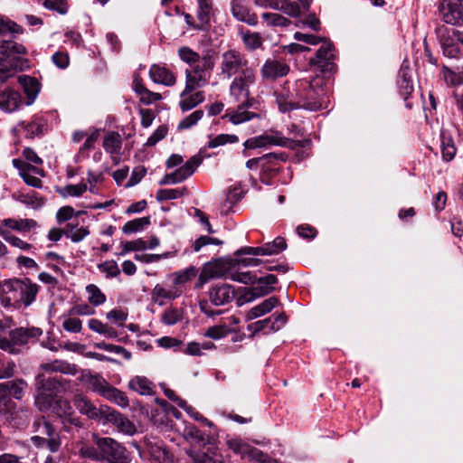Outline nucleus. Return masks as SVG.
<instances>
[{"label": "nucleus", "mask_w": 463, "mask_h": 463, "mask_svg": "<svg viewBox=\"0 0 463 463\" xmlns=\"http://www.w3.org/2000/svg\"><path fill=\"white\" fill-rule=\"evenodd\" d=\"M33 428L37 433L31 438L32 443L38 449L46 447L52 453H56L61 447L60 433L43 418L33 421Z\"/></svg>", "instance_id": "nucleus-3"}, {"label": "nucleus", "mask_w": 463, "mask_h": 463, "mask_svg": "<svg viewBox=\"0 0 463 463\" xmlns=\"http://www.w3.org/2000/svg\"><path fill=\"white\" fill-rule=\"evenodd\" d=\"M41 368L48 373L56 372L71 375H74L77 373V367L75 364L61 360H54L50 363L42 364Z\"/></svg>", "instance_id": "nucleus-34"}, {"label": "nucleus", "mask_w": 463, "mask_h": 463, "mask_svg": "<svg viewBox=\"0 0 463 463\" xmlns=\"http://www.w3.org/2000/svg\"><path fill=\"white\" fill-rule=\"evenodd\" d=\"M457 152V148L454 142L449 137H442L441 139V154L442 157L446 161H450L454 158Z\"/></svg>", "instance_id": "nucleus-59"}, {"label": "nucleus", "mask_w": 463, "mask_h": 463, "mask_svg": "<svg viewBox=\"0 0 463 463\" xmlns=\"http://www.w3.org/2000/svg\"><path fill=\"white\" fill-rule=\"evenodd\" d=\"M88 326L90 330L102 335L103 336L109 339H116L118 336V334L115 328L110 326L109 325L103 323L102 321L92 318L89 321Z\"/></svg>", "instance_id": "nucleus-40"}, {"label": "nucleus", "mask_w": 463, "mask_h": 463, "mask_svg": "<svg viewBox=\"0 0 463 463\" xmlns=\"http://www.w3.org/2000/svg\"><path fill=\"white\" fill-rule=\"evenodd\" d=\"M87 189H88V187H87L86 184H68V185L64 186L63 188H61L59 190V194L62 197H68V196L80 197L87 191Z\"/></svg>", "instance_id": "nucleus-58"}, {"label": "nucleus", "mask_w": 463, "mask_h": 463, "mask_svg": "<svg viewBox=\"0 0 463 463\" xmlns=\"http://www.w3.org/2000/svg\"><path fill=\"white\" fill-rule=\"evenodd\" d=\"M19 308H27L35 301L41 287L29 278H16Z\"/></svg>", "instance_id": "nucleus-12"}, {"label": "nucleus", "mask_w": 463, "mask_h": 463, "mask_svg": "<svg viewBox=\"0 0 463 463\" xmlns=\"http://www.w3.org/2000/svg\"><path fill=\"white\" fill-rule=\"evenodd\" d=\"M186 90V87L180 94L179 107L183 112L195 108L204 101V93L203 91Z\"/></svg>", "instance_id": "nucleus-25"}, {"label": "nucleus", "mask_w": 463, "mask_h": 463, "mask_svg": "<svg viewBox=\"0 0 463 463\" xmlns=\"http://www.w3.org/2000/svg\"><path fill=\"white\" fill-rule=\"evenodd\" d=\"M261 18L269 27L287 28L292 24V21L279 13H263Z\"/></svg>", "instance_id": "nucleus-41"}, {"label": "nucleus", "mask_w": 463, "mask_h": 463, "mask_svg": "<svg viewBox=\"0 0 463 463\" xmlns=\"http://www.w3.org/2000/svg\"><path fill=\"white\" fill-rule=\"evenodd\" d=\"M122 147V137L115 131H109L103 139V148L111 155L112 160L117 164V156L120 154Z\"/></svg>", "instance_id": "nucleus-31"}, {"label": "nucleus", "mask_w": 463, "mask_h": 463, "mask_svg": "<svg viewBox=\"0 0 463 463\" xmlns=\"http://www.w3.org/2000/svg\"><path fill=\"white\" fill-rule=\"evenodd\" d=\"M146 448L153 463H174V456L162 441H148Z\"/></svg>", "instance_id": "nucleus-21"}, {"label": "nucleus", "mask_w": 463, "mask_h": 463, "mask_svg": "<svg viewBox=\"0 0 463 463\" xmlns=\"http://www.w3.org/2000/svg\"><path fill=\"white\" fill-rule=\"evenodd\" d=\"M150 224V217H141L125 223L122 228V232L126 234L134 233L142 231L146 226Z\"/></svg>", "instance_id": "nucleus-50"}, {"label": "nucleus", "mask_w": 463, "mask_h": 463, "mask_svg": "<svg viewBox=\"0 0 463 463\" xmlns=\"http://www.w3.org/2000/svg\"><path fill=\"white\" fill-rule=\"evenodd\" d=\"M0 304L5 308H19L16 278L0 280Z\"/></svg>", "instance_id": "nucleus-14"}, {"label": "nucleus", "mask_w": 463, "mask_h": 463, "mask_svg": "<svg viewBox=\"0 0 463 463\" xmlns=\"http://www.w3.org/2000/svg\"><path fill=\"white\" fill-rule=\"evenodd\" d=\"M97 268L101 273L105 274L107 279L116 278L120 274V269L118 263L113 260L99 263Z\"/></svg>", "instance_id": "nucleus-56"}, {"label": "nucleus", "mask_w": 463, "mask_h": 463, "mask_svg": "<svg viewBox=\"0 0 463 463\" xmlns=\"http://www.w3.org/2000/svg\"><path fill=\"white\" fill-rule=\"evenodd\" d=\"M20 26L9 19L0 16V36L20 33Z\"/></svg>", "instance_id": "nucleus-63"}, {"label": "nucleus", "mask_w": 463, "mask_h": 463, "mask_svg": "<svg viewBox=\"0 0 463 463\" xmlns=\"http://www.w3.org/2000/svg\"><path fill=\"white\" fill-rule=\"evenodd\" d=\"M255 82V70H245L242 73L233 77L229 87L230 98L234 102H245V105H252L254 99L250 97V88Z\"/></svg>", "instance_id": "nucleus-7"}, {"label": "nucleus", "mask_w": 463, "mask_h": 463, "mask_svg": "<svg viewBox=\"0 0 463 463\" xmlns=\"http://www.w3.org/2000/svg\"><path fill=\"white\" fill-rule=\"evenodd\" d=\"M128 388L141 395L153 393L154 384L145 376H136L128 382Z\"/></svg>", "instance_id": "nucleus-38"}, {"label": "nucleus", "mask_w": 463, "mask_h": 463, "mask_svg": "<svg viewBox=\"0 0 463 463\" xmlns=\"http://www.w3.org/2000/svg\"><path fill=\"white\" fill-rule=\"evenodd\" d=\"M18 82L22 86L24 92L27 97L26 104H33L40 92V82L35 78L28 75L19 76Z\"/></svg>", "instance_id": "nucleus-28"}, {"label": "nucleus", "mask_w": 463, "mask_h": 463, "mask_svg": "<svg viewBox=\"0 0 463 463\" xmlns=\"http://www.w3.org/2000/svg\"><path fill=\"white\" fill-rule=\"evenodd\" d=\"M227 320H229V323L222 322L219 325L208 327L204 333V336L213 340H219L228 335L232 332V329L229 326V324H238L239 320L235 317H230L227 318Z\"/></svg>", "instance_id": "nucleus-33"}, {"label": "nucleus", "mask_w": 463, "mask_h": 463, "mask_svg": "<svg viewBox=\"0 0 463 463\" xmlns=\"http://www.w3.org/2000/svg\"><path fill=\"white\" fill-rule=\"evenodd\" d=\"M236 296L235 289L232 285L218 283L209 288L208 297L210 302L216 306H224L231 303Z\"/></svg>", "instance_id": "nucleus-15"}, {"label": "nucleus", "mask_w": 463, "mask_h": 463, "mask_svg": "<svg viewBox=\"0 0 463 463\" xmlns=\"http://www.w3.org/2000/svg\"><path fill=\"white\" fill-rule=\"evenodd\" d=\"M104 410V420L109 423H112L118 429V431L127 435H133L136 433V426L123 414L110 407H109V409Z\"/></svg>", "instance_id": "nucleus-20"}, {"label": "nucleus", "mask_w": 463, "mask_h": 463, "mask_svg": "<svg viewBox=\"0 0 463 463\" xmlns=\"http://www.w3.org/2000/svg\"><path fill=\"white\" fill-rule=\"evenodd\" d=\"M178 56L181 61L188 64L190 68L202 63L203 56L187 46H183L178 49Z\"/></svg>", "instance_id": "nucleus-48"}, {"label": "nucleus", "mask_w": 463, "mask_h": 463, "mask_svg": "<svg viewBox=\"0 0 463 463\" xmlns=\"http://www.w3.org/2000/svg\"><path fill=\"white\" fill-rule=\"evenodd\" d=\"M276 103L279 110L282 113L290 112L301 109H316V103H301V91L298 86V81L294 84L286 82L275 93Z\"/></svg>", "instance_id": "nucleus-4"}, {"label": "nucleus", "mask_w": 463, "mask_h": 463, "mask_svg": "<svg viewBox=\"0 0 463 463\" xmlns=\"http://www.w3.org/2000/svg\"><path fill=\"white\" fill-rule=\"evenodd\" d=\"M439 12L444 23L463 26V0H442Z\"/></svg>", "instance_id": "nucleus-11"}, {"label": "nucleus", "mask_w": 463, "mask_h": 463, "mask_svg": "<svg viewBox=\"0 0 463 463\" xmlns=\"http://www.w3.org/2000/svg\"><path fill=\"white\" fill-rule=\"evenodd\" d=\"M184 318V310L176 307H169L161 315V322L166 326H174Z\"/></svg>", "instance_id": "nucleus-47"}, {"label": "nucleus", "mask_w": 463, "mask_h": 463, "mask_svg": "<svg viewBox=\"0 0 463 463\" xmlns=\"http://www.w3.org/2000/svg\"><path fill=\"white\" fill-rule=\"evenodd\" d=\"M239 141V137L236 135L231 134H220L213 138H211L207 144L208 148H216L226 144H233Z\"/></svg>", "instance_id": "nucleus-57"}, {"label": "nucleus", "mask_w": 463, "mask_h": 463, "mask_svg": "<svg viewBox=\"0 0 463 463\" xmlns=\"http://www.w3.org/2000/svg\"><path fill=\"white\" fill-rule=\"evenodd\" d=\"M0 236L11 246L24 251L32 250L33 245L23 241L22 239L11 234L8 231L0 228Z\"/></svg>", "instance_id": "nucleus-49"}, {"label": "nucleus", "mask_w": 463, "mask_h": 463, "mask_svg": "<svg viewBox=\"0 0 463 463\" xmlns=\"http://www.w3.org/2000/svg\"><path fill=\"white\" fill-rule=\"evenodd\" d=\"M322 44L317 51L315 57L310 58L309 63L319 70L330 71L335 58V47L330 41L323 39Z\"/></svg>", "instance_id": "nucleus-13"}, {"label": "nucleus", "mask_w": 463, "mask_h": 463, "mask_svg": "<svg viewBox=\"0 0 463 463\" xmlns=\"http://www.w3.org/2000/svg\"><path fill=\"white\" fill-rule=\"evenodd\" d=\"M13 165L19 170V175L26 184L35 188L42 187L43 183L36 175L44 176L43 169L33 166L19 159H14Z\"/></svg>", "instance_id": "nucleus-16"}, {"label": "nucleus", "mask_w": 463, "mask_h": 463, "mask_svg": "<svg viewBox=\"0 0 463 463\" xmlns=\"http://www.w3.org/2000/svg\"><path fill=\"white\" fill-rule=\"evenodd\" d=\"M185 187L182 188H171V189H160L157 191L156 198L158 202L174 200L182 197L187 194Z\"/></svg>", "instance_id": "nucleus-51"}, {"label": "nucleus", "mask_w": 463, "mask_h": 463, "mask_svg": "<svg viewBox=\"0 0 463 463\" xmlns=\"http://www.w3.org/2000/svg\"><path fill=\"white\" fill-rule=\"evenodd\" d=\"M298 86L301 91V103H316V109H305L306 110L317 111L324 108L326 98L320 79L299 80H298Z\"/></svg>", "instance_id": "nucleus-9"}, {"label": "nucleus", "mask_w": 463, "mask_h": 463, "mask_svg": "<svg viewBox=\"0 0 463 463\" xmlns=\"http://www.w3.org/2000/svg\"><path fill=\"white\" fill-rule=\"evenodd\" d=\"M3 225L18 232H29L37 226V222L33 219H5Z\"/></svg>", "instance_id": "nucleus-43"}, {"label": "nucleus", "mask_w": 463, "mask_h": 463, "mask_svg": "<svg viewBox=\"0 0 463 463\" xmlns=\"http://www.w3.org/2000/svg\"><path fill=\"white\" fill-rule=\"evenodd\" d=\"M192 457L193 463H224L222 455L213 449L197 452Z\"/></svg>", "instance_id": "nucleus-44"}, {"label": "nucleus", "mask_w": 463, "mask_h": 463, "mask_svg": "<svg viewBox=\"0 0 463 463\" xmlns=\"http://www.w3.org/2000/svg\"><path fill=\"white\" fill-rule=\"evenodd\" d=\"M287 156L283 153H269L260 157L251 158L246 162V166L249 169L257 167L259 162L272 163L274 160L286 161Z\"/></svg>", "instance_id": "nucleus-55"}, {"label": "nucleus", "mask_w": 463, "mask_h": 463, "mask_svg": "<svg viewBox=\"0 0 463 463\" xmlns=\"http://www.w3.org/2000/svg\"><path fill=\"white\" fill-rule=\"evenodd\" d=\"M310 7V0H279L278 12L298 18L302 14V9L308 10Z\"/></svg>", "instance_id": "nucleus-23"}, {"label": "nucleus", "mask_w": 463, "mask_h": 463, "mask_svg": "<svg viewBox=\"0 0 463 463\" xmlns=\"http://www.w3.org/2000/svg\"><path fill=\"white\" fill-rule=\"evenodd\" d=\"M95 347L98 349L105 350L110 353H114L117 354L122 355L126 360H129L131 358V353L128 351L126 348L120 345H116L112 344H107L105 342L96 343Z\"/></svg>", "instance_id": "nucleus-60"}, {"label": "nucleus", "mask_w": 463, "mask_h": 463, "mask_svg": "<svg viewBox=\"0 0 463 463\" xmlns=\"http://www.w3.org/2000/svg\"><path fill=\"white\" fill-rule=\"evenodd\" d=\"M25 48L13 41L0 42V81H5L21 69L19 54L24 53Z\"/></svg>", "instance_id": "nucleus-2"}, {"label": "nucleus", "mask_w": 463, "mask_h": 463, "mask_svg": "<svg viewBox=\"0 0 463 463\" xmlns=\"http://www.w3.org/2000/svg\"><path fill=\"white\" fill-rule=\"evenodd\" d=\"M149 77L155 82L165 86H174L176 78L165 66L153 64L149 70Z\"/></svg>", "instance_id": "nucleus-24"}, {"label": "nucleus", "mask_w": 463, "mask_h": 463, "mask_svg": "<svg viewBox=\"0 0 463 463\" xmlns=\"http://www.w3.org/2000/svg\"><path fill=\"white\" fill-rule=\"evenodd\" d=\"M236 109L227 111L224 118H227L230 122L234 125H239L243 122L249 121L252 118H259V114L248 111L247 109L252 105H245V102H240Z\"/></svg>", "instance_id": "nucleus-26"}, {"label": "nucleus", "mask_w": 463, "mask_h": 463, "mask_svg": "<svg viewBox=\"0 0 463 463\" xmlns=\"http://www.w3.org/2000/svg\"><path fill=\"white\" fill-rule=\"evenodd\" d=\"M245 70H254L249 66L246 56L237 49H229L221 54L219 64L220 75L224 79H232Z\"/></svg>", "instance_id": "nucleus-6"}, {"label": "nucleus", "mask_w": 463, "mask_h": 463, "mask_svg": "<svg viewBox=\"0 0 463 463\" xmlns=\"http://www.w3.org/2000/svg\"><path fill=\"white\" fill-rule=\"evenodd\" d=\"M264 142V146H287L288 138L283 137L278 131H269L261 135Z\"/></svg>", "instance_id": "nucleus-53"}, {"label": "nucleus", "mask_w": 463, "mask_h": 463, "mask_svg": "<svg viewBox=\"0 0 463 463\" xmlns=\"http://www.w3.org/2000/svg\"><path fill=\"white\" fill-rule=\"evenodd\" d=\"M289 71V66L282 61L267 59L260 68V76L264 80H275L286 76Z\"/></svg>", "instance_id": "nucleus-19"}, {"label": "nucleus", "mask_w": 463, "mask_h": 463, "mask_svg": "<svg viewBox=\"0 0 463 463\" xmlns=\"http://www.w3.org/2000/svg\"><path fill=\"white\" fill-rule=\"evenodd\" d=\"M196 16L198 20V31L207 30L210 26L213 14V4L210 0H197Z\"/></svg>", "instance_id": "nucleus-29"}, {"label": "nucleus", "mask_w": 463, "mask_h": 463, "mask_svg": "<svg viewBox=\"0 0 463 463\" xmlns=\"http://www.w3.org/2000/svg\"><path fill=\"white\" fill-rule=\"evenodd\" d=\"M203 114V110L202 109L194 111L179 122L177 128L179 130H184L192 128L196 125L200 119H202Z\"/></svg>", "instance_id": "nucleus-62"}, {"label": "nucleus", "mask_w": 463, "mask_h": 463, "mask_svg": "<svg viewBox=\"0 0 463 463\" xmlns=\"http://www.w3.org/2000/svg\"><path fill=\"white\" fill-rule=\"evenodd\" d=\"M197 275V269L194 266H190L187 269L180 271L174 272L172 274L174 287H182L195 278Z\"/></svg>", "instance_id": "nucleus-46"}, {"label": "nucleus", "mask_w": 463, "mask_h": 463, "mask_svg": "<svg viewBox=\"0 0 463 463\" xmlns=\"http://www.w3.org/2000/svg\"><path fill=\"white\" fill-rule=\"evenodd\" d=\"M96 446L102 451V460L109 463H129V452L120 443L111 438H99L93 436Z\"/></svg>", "instance_id": "nucleus-8"}, {"label": "nucleus", "mask_w": 463, "mask_h": 463, "mask_svg": "<svg viewBox=\"0 0 463 463\" xmlns=\"http://www.w3.org/2000/svg\"><path fill=\"white\" fill-rule=\"evenodd\" d=\"M231 13L239 22L245 23L250 26L258 24V16L248 6L246 0H231Z\"/></svg>", "instance_id": "nucleus-18"}, {"label": "nucleus", "mask_w": 463, "mask_h": 463, "mask_svg": "<svg viewBox=\"0 0 463 463\" xmlns=\"http://www.w3.org/2000/svg\"><path fill=\"white\" fill-rule=\"evenodd\" d=\"M183 288L179 287H171L170 288H165L161 284H156L151 292V298L159 306H163L165 303V300H173L179 298L183 294Z\"/></svg>", "instance_id": "nucleus-22"}, {"label": "nucleus", "mask_w": 463, "mask_h": 463, "mask_svg": "<svg viewBox=\"0 0 463 463\" xmlns=\"http://www.w3.org/2000/svg\"><path fill=\"white\" fill-rule=\"evenodd\" d=\"M133 89L139 96L140 101L146 105H150L162 99L160 93L153 92L146 89L137 78H135L133 80Z\"/></svg>", "instance_id": "nucleus-36"}, {"label": "nucleus", "mask_w": 463, "mask_h": 463, "mask_svg": "<svg viewBox=\"0 0 463 463\" xmlns=\"http://www.w3.org/2000/svg\"><path fill=\"white\" fill-rule=\"evenodd\" d=\"M37 387L42 393L47 396H53L61 387V380L57 377H46L43 373L39 374L36 379Z\"/></svg>", "instance_id": "nucleus-32"}, {"label": "nucleus", "mask_w": 463, "mask_h": 463, "mask_svg": "<svg viewBox=\"0 0 463 463\" xmlns=\"http://www.w3.org/2000/svg\"><path fill=\"white\" fill-rule=\"evenodd\" d=\"M214 65V58L206 54L202 57L201 64L186 69L184 72L186 90H196L205 87L209 83Z\"/></svg>", "instance_id": "nucleus-5"}, {"label": "nucleus", "mask_w": 463, "mask_h": 463, "mask_svg": "<svg viewBox=\"0 0 463 463\" xmlns=\"http://www.w3.org/2000/svg\"><path fill=\"white\" fill-rule=\"evenodd\" d=\"M42 334V329L38 327H19L10 332V337L14 342V346L17 347L24 345L30 338L38 337Z\"/></svg>", "instance_id": "nucleus-27"}, {"label": "nucleus", "mask_w": 463, "mask_h": 463, "mask_svg": "<svg viewBox=\"0 0 463 463\" xmlns=\"http://www.w3.org/2000/svg\"><path fill=\"white\" fill-rule=\"evenodd\" d=\"M271 325V317H267L262 320L256 321L252 324H250L247 327L249 331L252 333V335H256L260 331H265V333H270L269 326Z\"/></svg>", "instance_id": "nucleus-64"}, {"label": "nucleus", "mask_w": 463, "mask_h": 463, "mask_svg": "<svg viewBox=\"0 0 463 463\" xmlns=\"http://www.w3.org/2000/svg\"><path fill=\"white\" fill-rule=\"evenodd\" d=\"M86 292L88 294V301L91 305L98 307L106 302V296L98 286L94 284L88 285L86 287Z\"/></svg>", "instance_id": "nucleus-52"}, {"label": "nucleus", "mask_w": 463, "mask_h": 463, "mask_svg": "<svg viewBox=\"0 0 463 463\" xmlns=\"http://www.w3.org/2000/svg\"><path fill=\"white\" fill-rule=\"evenodd\" d=\"M266 255L279 254L287 248L286 240L282 237H277L273 241L267 242L263 245Z\"/></svg>", "instance_id": "nucleus-61"}, {"label": "nucleus", "mask_w": 463, "mask_h": 463, "mask_svg": "<svg viewBox=\"0 0 463 463\" xmlns=\"http://www.w3.org/2000/svg\"><path fill=\"white\" fill-rule=\"evenodd\" d=\"M81 382L86 387L98 393L106 400L114 402L121 408H127L129 405V401L127 395L109 384V383L100 374L92 373L90 371L84 372L80 378Z\"/></svg>", "instance_id": "nucleus-1"}, {"label": "nucleus", "mask_w": 463, "mask_h": 463, "mask_svg": "<svg viewBox=\"0 0 463 463\" xmlns=\"http://www.w3.org/2000/svg\"><path fill=\"white\" fill-rule=\"evenodd\" d=\"M79 454L81 458H90L91 460H102V451L99 448L81 442L79 446Z\"/></svg>", "instance_id": "nucleus-54"}, {"label": "nucleus", "mask_w": 463, "mask_h": 463, "mask_svg": "<svg viewBox=\"0 0 463 463\" xmlns=\"http://www.w3.org/2000/svg\"><path fill=\"white\" fill-rule=\"evenodd\" d=\"M90 234L88 227H78V225L69 222L65 226V237L72 242L78 243L84 240Z\"/></svg>", "instance_id": "nucleus-45"}, {"label": "nucleus", "mask_w": 463, "mask_h": 463, "mask_svg": "<svg viewBox=\"0 0 463 463\" xmlns=\"http://www.w3.org/2000/svg\"><path fill=\"white\" fill-rule=\"evenodd\" d=\"M19 127L24 129L26 137L33 138L44 132L46 128V121L41 118H34L30 122L20 123Z\"/></svg>", "instance_id": "nucleus-37"}, {"label": "nucleus", "mask_w": 463, "mask_h": 463, "mask_svg": "<svg viewBox=\"0 0 463 463\" xmlns=\"http://www.w3.org/2000/svg\"><path fill=\"white\" fill-rule=\"evenodd\" d=\"M9 397L20 400L23 398L27 388V383L23 379H16L1 383Z\"/></svg>", "instance_id": "nucleus-39"}, {"label": "nucleus", "mask_w": 463, "mask_h": 463, "mask_svg": "<svg viewBox=\"0 0 463 463\" xmlns=\"http://www.w3.org/2000/svg\"><path fill=\"white\" fill-rule=\"evenodd\" d=\"M279 304V299L275 297H271L269 298L265 299L260 304L252 307L247 313V319L253 320L257 317L264 316L265 314L270 312L273 308H275Z\"/></svg>", "instance_id": "nucleus-35"}, {"label": "nucleus", "mask_w": 463, "mask_h": 463, "mask_svg": "<svg viewBox=\"0 0 463 463\" xmlns=\"http://www.w3.org/2000/svg\"><path fill=\"white\" fill-rule=\"evenodd\" d=\"M241 41L246 50L253 52L262 45V38L257 32L240 31Z\"/></svg>", "instance_id": "nucleus-42"}, {"label": "nucleus", "mask_w": 463, "mask_h": 463, "mask_svg": "<svg viewBox=\"0 0 463 463\" xmlns=\"http://www.w3.org/2000/svg\"><path fill=\"white\" fill-rule=\"evenodd\" d=\"M229 448L242 459H249L254 463H279L277 459L270 458L260 449L253 448L241 440L232 439L228 441Z\"/></svg>", "instance_id": "nucleus-10"}, {"label": "nucleus", "mask_w": 463, "mask_h": 463, "mask_svg": "<svg viewBox=\"0 0 463 463\" xmlns=\"http://www.w3.org/2000/svg\"><path fill=\"white\" fill-rule=\"evenodd\" d=\"M23 103L18 91L6 90L0 93V109L5 112L16 110Z\"/></svg>", "instance_id": "nucleus-30"}, {"label": "nucleus", "mask_w": 463, "mask_h": 463, "mask_svg": "<svg viewBox=\"0 0 463 463\" xmlns=\"http://www.w3.org/2000/svg\"><path fill=\"white\" fill-rule=\"evenodd\" d=\"M73 403L81 414L86 415L91 420L104 419L105 410L103 409H109V406L106 405L100 406L99 408L96 407L90 400L82 394L75 395Z\"/></svg>", "instance_id": "nucleus-17"}]
</instances>
